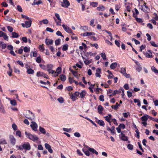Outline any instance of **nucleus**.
<instances>
[{"instance_id": "62", "label": "nucleus", "mask_w": 158, "mask_h": 158, "mask_svg": "<svg viewBox=\"0 0 158 158\" xmlns=\"http://www.w3.org/2000/svg\"><path fill=\"white\" fill-rule=\"evenodd\" d=\"M150 43L151 44L152 46H153L157 47H158V45L156 44L155 42L153 41H151L150 42Z\"/></svg>"}, {"instance_id": "3", "label": "nucleus", "mask_w": 158, "mask_h": 158, "mask_svg": "<svg viewBox=\"0 0 158 158\" xmlns=\"http://www.w3.org/2000/svg\"><path fill=\"white\" fill-rule=\"evenodd\" d=\"M26 113L27 114H30L31 115V116H29L27 115V114L25 115V117L27 118H28L29 119H31L32 120L34 119L35 117V116L34 114L32 113L31 112L30 110H28L27 111Z\"/></svg>"}, {"instance_id": "32", "label": "nucleus", "mask_w": 158, "mask_h": 158, "mask_svg": "<svg viewBox=\"0 0 158 158\" xmlns=\"http://www.w3.org/2000/svg\"><path fill=\"white\" fill-rule=\"evenodd\" d=\"M142 69V68L140 64L139 65H137V67H136V70L139 72H140Z\"/></svg>"}, {"instance_id": "59", "label": "nucleus", "mask_w": 158, "mask_h": 158, "mask_svg": "<svg viewBox=\"0 0 158 158\" xmlns=\"http://www.w3.org/2000/svg\"><path fill=\"white\" fill-rule=\"evenodd\" d=\"M17 63L18 64L20 65L22 67L24 66V64L23 62L20 60H18L17 61Z\"/></svg>"}, {"instance_id": "43", "label": "nucleus", "mask_w": 158, "mask_h": 158, "mask_svg": "<svg viewBox=\"0 0 158 158\" xmlns=\"http://www.w3.org/2000/svg\"><path fill=\"white\" fill-rule=\"evenodd\" d=\"M119 105V104H118V103H116L115 105L112 106L111 107L112 109L116 110L118 108V107Z\"/></svg>"}, {"instance_id": "5", "label": "nucleus", "mask_w": 158, "mask_h": 158, "mask_svg": "<svg viewBox=\"0 0 158 158\" xmlns=\"http://www.w3.org/2000/svg\"><path fill=\"white\" fill-rule=\"evenodd\" d=\"M62 26L64 30L67 33H71L73 35H74L72 30L68 26L64 24L62 25Z\"/></svg>"}, {"instance_id": "24", "label": "nucleus", "mask_w": 158, "mask_h": 158, "mask_svg": "<svg viewBox=\"0 0 158 158\" xmlns=\"http://www.w3.org/2000/svg\"><path fill=\"white\" fill-rule=\"evenodd\" d=\"M117 65V63L116 62L112 63L110 65V68L112 69L115 68Z\"/></svg>"}, {"instance_id": "55", "label": "nucleus", "mask_w": 158, "mask_h": 158, "mask_svg": "<svg viewBox=\"0 0 158 158\" xmlns=\"http://www.w3.org/2000/svg\"><path fill=\"white\" fill-rule=\"evenodd\" d=\"M127 147V148L130 150H132L133 149V146L131 144H128Z\"/></svg>"}, {"instance_id": "12", "label": "nucleus", "mask_w": 158, "mask_h": 158, "mask_svg": "<svg viewBox=\"0 0 158 158\" xmlns=\"http://www.w3.org/2000/svg\"><path fill=\"white\" fill-rule=\"evenodd\" d=\"M45 42L47 45H52L53 44V41L52 39H45Z\"/></svg>"}, {"instance_id": "42", "label": "nucleus", "mask_w": 158, "mask_h": 158, "mask_svg": "<svg viewBox=\"0 0 158 158\" xmlns=\"http://www.w3.org/2000/svg\"><path fill=\"white\" fill-rule=\"evenodd\" d=\"M68 45L67 44H65L63 46L62 50L64 51H66L68 50Z\"/></svg>"}, {"instance_id": "63", "label": "nucleus", "mask_w": 158, "mask_h": 158, "mask_svg": "<svg viewBox=\"0 0 158 158\" xmlns=\"http://www.w3.org/2000/svg\"><path fill=\"white\" fill-rule=\"evenodd\" d=\"M136 21L138 23H142L143 22L142 19L139 18H136Z\"/></svg>"}, {"instance_id": "37", "label": "nucleus", "mask_w": 158, "mask_h": 158, "mask_svg": "<svg viewBox=\"0 0 158 158\" xmlns=\"http://www.w3.org/2000/svg\"><path fill=\"white\" fill-rule=\"evenodd\" d=\"M55 20V22L56 23V25L59 26H61V19L60 20L57 21V20L55 18H54Z\"/></svg>"}, {"instance_id": "17", "label": "nucleus", "mask_w": 158, "mask_h": 158, "mask_svg": "<svg viewBox=\"0 0 158 158\" xmlns=\"http://www.w3.org/2000/svg\"><path fill=\"white\" fill-rule=\"evenodd\" d=\"M26 69L27 70V73L28 74H33L34 73V71L31 68H29L28 67H26Z\"/></svg>"}, {"instance_id": "9", "label": "nucleus", "mask_w": 158, "mask_h": 158, "mask_svg": "<svg viewBox=\"0 0 158 158\" xmlns=\"http://www.w3.org/2000/svg\"><path fill=\"white\" fill-rule=\"evenodd\" d=\"M46 148L48 150L49 152L52 153L53 152V150L51 148V146L48 143H45L44 144Z\"/></svg>"}, {"instance_id": "13", "label": "nucleus", "mask_w": 158, "mask_h": 158, "mask_svg": "<svg viewBox=\"0 0 158 158\" xmlns=\"http://www.w3.org/2000/svg\"><path fill=\"white\" fill-rule=\"evenodd\" d=\"M62 69L61 68L59 67L57 68L56 70V73H55L54 76L57 77L59 74L61 73Z\"/></svg>"}, {"instance_id": "53", "label": "nucleus", "mask_w": 158, "mask_h": 158, "mask_svg": "<svg viewBox=\"0 0 158 158\" xmlns=\"http://www.w3.org/2000/svg\"><path fill=\"white\" fill-rule=\"evenodd\" d=\"M49 49L51 50L52 52H53V54H54V52L55 51V49L52 46H49Z\"/></svg>"}, {"instance_id": "46", "label": "nucleus", "mask_w": 158, "mask_h": 158, "mask_svg": "<svg viewBox=\"0 0 158 158\" xmlns=\"http://www.w3.org/2000/svg\"><path fill=\"white\" fill-rule=\"evenodd\" d=\"M23 50L24 52H28L30 51V47H25L23 48Z\"/></svg>"}, {"instance_id": "49", "label": "nucleus", "mask_w": 158, "mask_h": 158, "mask_svg": "<svg viewBox=\"0 0 158 158\" xmlns=\"http://www.w3.org/2000/svg\"><path fill=\"white\" fill-rule=\"evenodd\" d=\"M132 41H134L135 42V44H140V42L139 41L136 40V39L134 38H132Z\"/></svg>"}, {"instance_id": "7", "label": "nucleus", "mask_w": 158, "mask_h": 158, "mask_svg": "<svg viewBox=\"0 0 158 158\" xmlns=\"http://www.w3.org/2000/svg\"><path fill=\"white\" fill-rule=\"evenodd\" d=\"M112 115L110 114H108V116L104 117V118H105V120L106 121L109 123L110 125H111L112 120Z\"/></svg>"}, {"instance_id": "22", "label": "nucleus", "mask_w": 158, "mask_h": 158, "mask_svg": "<svg viewBox=\"0 0 158 158\" xmlns=\"http://www.w3.org/2000/svg\"><path fill=\"white\" fill-rule=\"evenodd\" d=\"M45 73L42 72H38L36 73V76L38 77H44Z\"/></svg>"}, {"instance_id": "52", "label": "nucleus", "mask_w": 158, "mask_h": 158, "mask_svg": "<svg viewBox=\"0 0 158 158\" xmlns=\"http://www.w3.org/2000/svg\"><path fill=\"white\" fill-rule=\"evenodd\" d=\"M69 82L70 83L72 84L74 82L75 80H73V78L69 77Z\"/></svg>"}, {"instance_id": "39", "label": "nucleus", "mask_w": 158, "mask_h": 158, "mask_svg": "<svg viewBox=\"0 0 158 158\" xmlns=\"http://www.w3.org/2000/svg\"><path fill=\"white\" fill-rule=\"evenodd\" d=\"M7 142L4 139H0V144H6Z\"/></svg>"}, {"instance_id": "33", "label": "nucleus", "mask_w": 158, "mask_h": 158, "mask_svg": "<svg viewBox=\"0 0 158 158\" xmlns=\"http://www.w3.org/2000/svg\"><path fill=\"white\" fill-rule=\"evenodd\" d=\"M90 5L93 7H96L98 6V3L97 2H92L90 3Z\"/></svg>"}, {"instance_id": "14", "label": "nucleus", "mask_w": 158, "mask_h": 158, "mask_svg": "<svg viewBox=\"0 0 158 158\" xmlns=\"http://www.w3.org/2000/svg\"><path fill=\"white\" fill-rule=\"evenodd\" d=\"M101 68H98L96 70V73L95 76L97 77H100L101 75L100 74L101 73Z\"/></svg>"}, {"instance_id": "57", "label": "nucleus", "mask_w": 158, "mask_h": 158, "mask_svg": "<svg viewBox=\"0 0 158 158\" xmlns=\"http://www.w3.org/2000/svg\"><path fill=\"white\" fill-rule=\"evenodd\" d=\"M46 30L47 31H49V32H51V33L53 32L54 31L50 27H47L46 28Z\"/></svg>"}, {"instance_id": "34", "label": "nucleus", "mask_w": 158, "mask_h": 158, "mask_svg": "<svg viewBox=\"0 0 158 158\" xmlns=\"http://www.w3.org/2000/svg\"><path fill=\"white\" fill-rule=\"evenodd\" d=\"M86 92L85 91L83 90L80 94V97L81 98H83L85 95Z\"/></svg>"}, {"instance_id": "1", "label": "nucleus", "mask_w": 158, "mask_h": 158, "mask_svg": "<svg viewBox=\"0 0 158 158\" xmlns=\"http://www.w3.org/2000/svg\"><path fill=\"white\" fill-rule=\"evenodd\" d=\"M16 148L19 150H23V149H25L26 150L29 151L31 149V147L29 143L27 142L26 143L23 144L22 145L18 146H16Z\"/></svg>"}, {"instance_id": "58", "label": "nucleus", "mask_w": 158, "mask_h": 158, "mask_svg": "<svg viewBox=\"0 0 158 158\" xmlns=\"http://www.w3.org/2000/svg\"><path fill=\"white\" fill-rule=\"evenodd\" d=\"M39 65L40 68L42 69L45 70L46 69V66L45 65L42 64H40Z\"/></svg>"}, {"instance_id": "28", "label": "nucleus", "mask_w": 158, "mask_h": 158, "mask_svg": "<svg viewBox=\"0 0 158 158\" xmlns=\"http://www.w3.org/2000/svg\"><path fill=\"white\" fill-rule=\"evenodd\" d=\"M120 72L123 74L124 75V74H126V69L125 68H122L121 69V70Z\"/></svg>"}, {"instance_id": "51", "label": "nucleus", "mask_w": 158, "mask_h": 158, "mask_svg": "<svg viewBox=\"0 0 158 158\" xmlns=\"http://www.w3.org/2000/svg\"><path fill=\"white\" fill-rule=\"evenodd\" d=\"M101 56L104 60L106 59V55L105 53H102L101 54Z\"/></svg>"}, {"instance_id": "61", "label": "nucleus", "mask_w": 158, "mask_h": 158, "mask_svg": "<svg viewBox=\"0 0 158 158\" xmlns=\"http://www.w3.org/2000/svg\"><path fill=\"white\" fill-rule=\"evenodd\" d=\"M12 127L13 128V130L15 131L17 129V127L16 125L14 123L12 125Z\"/></svg>"}, {"instance_id": "30", "label": "nucleus", "mask_w": 158, "mask_h": 158, "mask_svg": "<svg viewBox=\"0 0 158 158\" xmlns=\"http://www.w3.org/2000/svg\"><path fill=\"white\" fill-rule=\"evenodd\" d=\"M39 131L41 133L44 134H46L45 130L44 128L42 127H39Z\"/></svg>"}, {"instance_id": "31", "label": "nucleus", "mask_w": 158, "mask_h": 158, "mask_svg": "<svg viewBox=\"0 0 158 158\" xmlns=\"http://www.w3.org/2000/svg\"><path fill=\"white\" fill-rule=\"evenodd\" d=\"M60 78L61 80L62 81H64L66 78L65 76L63 74H61L60 75Z\"/></svg>"}, {"instance_id": "41", "label": "nucleus", "mask_w": 158, "mask_h": 158, "mask_svg": "<svg viewBox=\"0 0 158 158\" xmlns=\"http://www.w3.org/2000/svg\"><path fill=\"white\" fill-rule=\"evenodd\" d=\"M10 103L12 105L15 106L17 105V102L15 100H11L10 101Z\"/></svg>"}, {"instance_id": "15", "label": "nucleus", "mask_w": 158, "mask_h": 158, "mask_svg": "<svg viewBox=\"0 0 158 158\" xmlns=\"http://www.w3.org/2000/svg\"><path fill=\"white\" fill-rule=\"evenodd\" d=\"M149 116L147 114H145L141 118V119L142 122H147L149 118Z\"/></svg>"}, {"instance_id": "2", "label": "nucleus", "mask_w": 158, "mask_h": 158, "mask_svg": "<svg viewBox=\"0 0 158 158\" xmlns=\"http://www.w3.org/2000/svg\"><path fill=\"white\" fill-rule=\"evenodd\" d=\"M25 134L27 138L35 142L37 141L39 139L38 137L36 135H33L30 133L27 132V131H25Z\"/></svg>"}, {"instance_id": "11", "label": "nucleus", "mask_w": 158, "mask_h": 158, "mask_svg": "<svg viewBox=\"0 0 158 158\" xmlns=\"http://www.w3.org/2000/svg\"><path fill=\"white\" fill-rule=\"evenodd\" d=\"M139 3L140 2H139V6L141 7V10L145 12H148L150 11L149 9L148 8V6H145V8L144 9L143 7V6H140L139 5Z\"/></svg>"}, {"instance_id": "48", "label": "nucleus", "mask_w": 158, "mask_h": 158, "mask_svg": "<svg viewBox=\"0 0 158 158\" xmlns=\"http://www.w3.org/2000/svg\"><path fill=\"white\" fill-rule=\"evenodd\" d=\"M57 100L60 103H63L64 102V99L61 97H60L57 99Z\"/></svg>"}, {"instance_id": "16", "label": "nucleus", "mask_w": 158, "mask_h": 158, "mask_svg": "<svg viewBox=\"0 0 158 158\" xmlns=\"http://www.w3.org/2000/svg\"><path fill=\"white\" fill-rule=\"evenodd\" d=\"M25 27L26 28H28L31 27V20L29 21H25Z\"/></svg>"}, {"instance_id": "19", "label": "nucleus", "mask_w": 158, "mask_h": 158, "mask_svg": "<svg viewBox=\"0 0 158 158\" xmlns=\"http://www.w3.org/2000/svg\"><path fill=\"white\" fill-rule=\"evenodd\" d=\"M82 58L84 60V62L85 64L88 65L91 62L92 60H88L87 59H85L83 57H82Z\"/></svg>"}, {"instance_id": "29", "label": "nucleus", "mask_w": 158, "mask_h": 158, "mask_svg": "<svg viewBox=\"0 0 158 158\" xmlns=\"http://www.w3.org/2000/svg\"><path fill=\"white\" fill-rule=\"evenodd\" d=\"M89 151L95 154L96 155L98 154V152H97L94 149L91 148H89Z\"/></svg>"}, {"instance_id": "25", "label": "nucleus", "mask_w": 158, "mask_h": 158, "mask_svg": "<svg viewBox=\"0 0 158 158\" xmlns=\"http://www.w3.org/2000/svg\"><path fill=\"white\" fill-rule=\"evenodd\" d=\"M97 9L98 11H103L105 9V8L102 5L97 7Z\"/></svg>"}, {"instance_id": "38", "label": "nucleus", "mask_w": 158, "mask_h": 158, "mask_svg": "<svg viewBox=\"0 0 158 158\" xmlns=\"http://www.w3.org/2000/svg\"><path fill=\"white\" fill-rule=\"evenodd\" d=\"M61 40L60 39H58L57 40H56L55 41V44L57 46L59 45L60 44Z\"/></svg>"}, {"instance_id": "8", "label": "nucleus", "mask_w": 158, "mask_h": 158, "mask_svg": "<svg viewBox=\"0 0 158 158\" xmlns=\"http://www.w3.org/2000/svg\"><path fill=\"white\" fill-rule=\"evenodd\" d=\"M119 136L120 139L122 140L127 141L128 139V137L125 136V135L123 132H121Z\"/></svg>"}, {"instance_id": "4", "label": "nucleus", "mask_w": 158, "mask_h": 158, "mask_svg": "<svg viewBox=\"0 0 158 158\" xmlns=\"http://www.w3.org/2000/svg\"><path fill=\"white\" fill-rule=\"evenodd\" d=\"M61 3V6L64 8H67L70 5V3L67 0H63Z\"/></svg>"}, {"instance_id": "18", "label": "nucleus", "mask_w": 158, "mask_h": 158, "mask_svg": "<svg viewBox=\"0 0 158 158\" xmlns=\"http://www.w3.org/2000/svg\"><path fill=\"white\" fill-rule=\"evenodd\" d=\"M53 67V65L51 64H47L46 66V69H47V70L48 72L52 70Z\"/></svg>"}, {"instance_id": "64", "label": "nucleus", "mask_w": 158, "mask_h": 158, "mask_svg": "<svg viewBox=\"0 0 158 158\" xmlns=\"http://www.w3.org/2000/svg\"><path fill=\"white\" fill-rule=\"evenodd\" d=\"M153 15L155 16V17L154 18L155 19L156 21L158 20V15H157L156 13H154Z\"/></svg>"}, {"instance_id": "36", "label": "nucleus", "mask_w": 158, "mask_h": 158, "mask_svg": "<svg viewBox=\"0 0 158 158\" xmlns=\"http://www.w3.org/2000/svg\"><path fill=\"white\" fill-rule=\"evenodd\" d=\"M152 70L156 74H158V70L154 66H152L151 67Z\"/></svg>"}, {"instance_id": "54", "label": "nucleus", "mask_w": 158, "mask_h": 158, "mask_svg": "<svg viewBox=\"0 0 158 158\" xmlns=\"http://www.w3.org/2000/svg\"><path fill=\"white\" fill-rule=\"evenodd\" d=\"M7 48L8 50H10V51L13 50V47L11 45H8L7 47Z\"/></svg>"}, {"instance_id": "23", "label": "nucleus", "mask_w": 158, "mask_h": 158, "mask_svg": "<svg viewBox=\"0 0 158 158\" xmlns=\"http://www.w3.org/2000/svg\"><path fill=\"white\" fill-rule=\"evenodd\" d=\"M72 73L74 76L77 79L79 78L80 75L78 74L77 72L73 70L72 71Z\"/></svg>"}, {"instance_id": "10", "label": "nucleus", "mask_w": 158, "mask_h": 158, "mask_svg": "<svg viewBox=\"0 0 158 158\" xmlns=\"http://www.w3.org/2000/svg\"><path fill=\"white\" fill-rule=\"evenodd\" d=\"M9 139L11 144L14 145L15 144L16 139L13 135H10L9 136Z\"/></svg>"}, {"instance_id": "45", "label": "nucleus", "mask_w": 158, "mask_h": 158, "mask_svg": "<svg viewBox=\"0 0 158 158\" xmlns=\"http://www.w3.org/2000/svg\"><path fill=\"white\" fill-rule=\"evenodd\" d=\"M39 49L41 52H43L44 50V47L43 45H40L39 47Z\"/></svg>"}, {"instance_id": "35", "label": "nucleus", "mask_w": 158, "mask_h": 158, "mask_svg": "<svg viewBox=\"0 0 158 158\" xmlns=\"http://www.w3.org/2000/svg\"><path fill=\"white\" fill-rule=\"evenodd\" d=\"M98 123L101 126H104L105 123L102 120H98Z\"/></svg>"}, {"instance_id": "27", "label": "nucleus", "mask_w": 158, "mask_h": 158, "mask_svg": "<svg viewBox=\"0 0 158 158\" xmlns=\"http://www.w3.org/2000/svg\"><path fill=\"white\" fill-rule=\"evenodd\" d=\"M145 56L146 57L148 58H150L152 56V53L150 51H148V52H147V53H146Z\"/></svg>"}, {"instance_id": "6", "label": "nucleus", "mask_w": 158, "mask_h": 158, "mask_svg": "<svg viewBox=\"0 0 158 158\" xmlns=\"http://www.w3.org/2000/svg\"><path fill=\"white\" fill-rule=\"evenodd\" d=\"M30 126L33 130L35 131H37L38 125L35 122L32 121Z\"/></svg>"}, {"instance_id": "26", "label": "nucleus", "mask_w": 158, "mask_h": 158, "mask_svg": "<svg viewBox=\"0 0 158 158\" xmlns=\"http://www.w3.org/2000/svg\"><path fill=\"white\" fill-rule=\"evenodd\" d=\"M82 151L86 156H89L90 155L89 150H87L85 149H83Z\"/></svg>"}, {"instance_id": "50", "label": "nucleus", "mask_w": 158, "mask_h": 158, "mask_svg": "<svg viewBox=\"0 0 158 158\" xmlns=\"http://www.w3.org/2000/svg\"><path fill=\"white\" fill-rule=\"evenodd\" d=\"M56 35L58 36H60L63 38H64V36L62 35L61 32L60 31H58L56 32Z\"/></svg>"}, {"instance_id": "47", "label": "nucleus", "mask_w": 158, "mask_h": 158, "mask_svg": "<svg viewBox=\"0 0 158 158\" xmlns=\"http://www.w3.org/2000/svg\"><path fill=\"white\" fill-rule=\"evenodd\" d=\"M48 72V73L49 74L51 73L52 74V77H57V76H54L55 73H56V72L55 71L52 70H51L50 71H49Z\"/></svg>"}, {"instance_id": "60", "label": "nucleus", "mask_w": 158, "mask_h": 158, "mask_svg": "<svg viewBox=\"0 0 158 158\" xmlns=\"http://www.w3.org/2000/svg\"><path fill=\"white\" fill-rule=\"evenodd\" d=\"M36 61L38 63H40L41 62V58L40 56L37 57L36 59Z\"/></svg>"}, {"instance_id": "20", "label": "nucleus", "mask_w": 158, "mask_h": 158, "mask_svg": "<svg viewBox=\"0 0 158 158\" xmlns=\"http://www.w3.org/2000/svg\"><path fill=\"white\" fill-rule=\"evenodd\" d=\"M98 113L101 114L102 113V111L103 110V108L102 106L99 105L98 106Z\"/></svg>"}, {"instance_id": "44", "label": "nucleus", "mask_w": 158, "mask_h": 158, "mask_svg": "<svg viewBox=\"0 0 158 158\" xmlns=\"http://www.w3.org/2000/svg\"><path fill=\"white\" fill-rule=\"evenodd\" d=\"M63 130L64 131H66L67 132H69L72 131V129L71 128H63Z\"/></svg>"}, {"instance_id": "40", "label": "nucleus", "mask_w": 158, "mask_h": 158, "mask_svg": "<svg viewBox=\"0 0 158 158\" xmlns=\"http://www.w3.org/2000/svg\"><path fill=\"white\" fill-rule=\"evenodd\" d=\"M12 37L13 38H17L19 36V35L16 32H13L12 33Z\"/></svg>"}, {"instance_id": "56", "label": "nucleus", "mask_w": 158, "mask_h": 158, "mask_svg": "<svg viewBox=\"0 0 158 158\" xmlns=\"http://www.w3.org/2000/svg\"><path fill=\"white\" fill-rule=\"evenodd\" d=\"M22 17L26 19H27L29 20H31V19L29 17L23 15H22Z\"/></svg>"}, {"instance_id": "21", "label": "nucleus", "mask_w": 158, "mask_h": 158, "mask_svg": "<svg viewBox=\"0 0 158 158\" xmlns=\"http://www.w3.org/2000/svg\"><path fill=\"white\" fill-rule=\"evenodd\" d=\"M48 21L47 19H44L39 22V23L41 25H42L43 23L46 24H48Z\"/></svg>"}]
</instances>
